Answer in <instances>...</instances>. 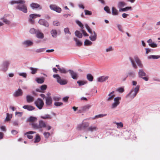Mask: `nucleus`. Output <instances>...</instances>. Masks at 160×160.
<instances>
[{"instance_id": "nucleus-1", "label": "nucleus", "mask_w": 160, "mask_h": 160, "mask_svg": "<svg viewBox=\"0 0 160 160\" xmlns=\"http://www.w3.org/2000/svg\"><path fill=\"white\" fill-rule=\"evenodd\" d=\"M25 2L24 0H12L10 1L9 3L12 5L15 4H19L16 7V8L24 13H26L28 10L25 4Z\"/></svg>"}, {"instance_id": "nucleus-2", "label": "nucleus", "mask_w": 160, "mask_h": 160, "mask_svg": "<svg viewBox=\"0 0 160 160\" xmlns=\"http://www.w3.org/2000/svg\"><path fill=\"white\" fill-rule=\"evenodd\" d=\"M139 88L140 86L139 85H137L135 88H132L130 92L126 96V98H129L131 100L133 99L139 92Z\"/></svg>"}, {"instance_id": "nucleus-3", "label": "nucleus", "mask_w": 160, "mask_h": 160, "mask_svg": "<svg viewBox=\"0 0 160 160\" xmlns=\"http://www.w3.org/2000/svg\"><path fill=\"white\" fill-rule=\"evenodd\" d=\"M129 59L130 61L133 68L134 69H136L138 68V67L135 63L134 60L139 67L142 68L143 67V66L142 64L137 56H135L134 57V59H133L132 57H129Z\"/></svg>"}, {"instance_id": "nucleus-4", "label": "nucleus", "mask_w": 160, "mask_h": 160, "mask_svg": "<svg viewBox=\"0 0 160 160\" xmlns=\"http://www.w3.org/2000/svg\"><path fill=\"white\" fill-rule=\"evenodd\" d=\"M34 103L36 107L39 110L42 109L44 105V102L42 100L39 98H37L35 101Z\"/></svg>"}, {"instance_id": "nucleus-5", "label": "nucleus", "mask_w": 160, "mask_h": 160, "mask_svg": "<svg viewBox=\"0 0 160 160\" xmlns=\"http://www.w3.org/2000/svg\"><path fill=\"white\" fill-rule=\"evenodd\" d=\"M53 77L54 78H55L56 79L57 82L61 85H65L67 83V80L62 79L58 74H54L53 75Z\"/></svg>"}, {"instance_id": "nucleus-6", "label": "nucleus", "mask_w": 160, "mask_h": 160, "mask_svg": "<svg viewBox=\"0 0 160 160\" xmlns=\"http://www.w3.org/2000/svg\"><path fill=\"white\" fill-rule=\"evenodd\" d=\"M10 62L8 60L4 61L1 65V70L4 72H6L8 69L9 66Z\"/></svg>"}, {"instance_id": "nucleus-7", "label": "nucleus", "mask_w": 160, "mask_h": 160, "mask_svg": "<svg viewBox=\"0 0 160 160\" xmlns=\"http://www.w3.org/2000/svg\"><path fill=\"white\" fill-rule=\"evenodd\" d=\"M146 73L144 71L143 69H140L138 70V75L139 78H142L145 81H147L148 80V78L147 77H145Z\"/></svg>"}, {"instance_id": "nucleus-8", "label": "nucleus", "mask_w": 160, "mask_h": 160, "mask_svg": "<svg viewBox=\"0 0 160 160\" xmlns=\"http://www.w3.org/2000/svg\"><path fill=\"white\" fill-rule=\"evenodd\" d=\"M68 72L70 73L71 77L74 80H77L78 77V73L71 69H69L68 70Z\"/></svg>"}, {"instance_id": "nucleus-9", "label": "nucleus", "mask_w": 160, "mask_h": 160, "mask_svg": "<svg viewBox=\"0 0 160 160\" xmlns=\"http://www.w3.org/2000/svg\"><path fill=\"white\" fill-rule=\"evenodd\" d=\"M41 15L37 14H30L29 15L30 18L29 19V22L31 24H33L34 22V21L32 20V19L35 18L37 17H39Z\"/></svg>"}, {"instance_id": "nucleus-10", "label": "nucleus", "mask_w": 160, "mask_h": 160, "mask_svg": "<svg viewBox=\"0 0 160 160\" xmlns=\"http://www.w3.org/2000/svg\"><path fill=\"white\" fill-rule=\"evenodd\" d=\"M50 8L51 10L54 11L58 13H60L61 11V8L54 5H50Z\"/></svg>"}, {"instance_id": "nucleus-11", "label": "nucleus", "mask_w": 160, "mask_h": 160, "mask_svg": "<svg viewBox=\"0 0 160 160\" xmlns=\"http://www.w3.org/2000/svg\"><path fill=\"white\" fill-rule=\"evenodd\" d=\"M23 94V92L21 89L18 88L15 91L13 95L14 97H17L22 96Z\"/></svg>"}, {"instance_id": "nucleus-12", "label": "nucleus", "mask_w": 160, "mask_h": 160, "mask_svg": "<svg viewBox=\"0 0 160 160\" xmlns=\"http://www.w3.org/2000/svg\"><path fill=\"white\" fill-rule=\"evenodd\" d=\"M33 44V42L30 40H25L22 42V44L26 47H28L32 46Z\"/></svg>"}, {"instance_id": "nucleus-13", "label": "nucleus", "mask_w": 160, "mask_h": 160, "mask_svg": "<svg viewBox=\"0 0 160 160\" xmlns=\"http://www.w3.org/2000/svg\"><path fill=\"white\" fill-rule=\"evenodd\" d=\"M38 23L40 25H43L46 27H48L49 26V24L48 22L44 19H40L38 21Z\"/></svg>"}, {"instance_id": "nucleus-14", "label": "nucleus", "mask_w": 160, "mask_h": 160, "mask_svg": "<svg viewBox=\"0 0 160 160\" xmlns=\"http://www.w3.org/2000/svg\"><path fill=\"white\" fill-rule=\"evenodd\" d=\"M52 103V99L51 97H46L45 103L47 106H50Z\"/></svg>"}, {"instance_id": "nucleus-15", "label": "nucleus", "mask_w": 160, "mask_h": 160, "mask_svg": "<svg viewBox=\"0 0 160 160\" xmlns=\"http://www.w3.org/2000/svg\"><path fill=\"white\" fill-rule=\"evenodd\" d=\"M36 36L38 38L42 39L44 37V35L43 33L41 31L38 29L36 32Z\"/></svg>"}, {"instance_id": "nucleus-16", "label": "nucleus", "mask_w": 160, "mask_h": 160, "mask_svg": "<svg viewBox=\"0 0 160 160\" xmlns=\"http://www.w3.org/2000/svg\"><path fill=\"white\" fill-rule=\"evenodd\" d=\"M30 6L33 9L37 8H39L40 10L42 9V7L39 4L37 3H32L30 4Z\"/></svg>"}, {"instance_id": "nucleus-17", "label": "nucleus", "mask_w": 160, "mask_h": 160, "mask_svg": "<svg viewBox=\"0 0 160 160\" xmlns=\"http://www.w3.org/2000/svg\"><path fill=\"white\" fill-rule=\"evenodd\" d=\"M108 78V76H102L98 78L97 80L99 82H103L106 81Z\"/></svg>"}, {"instance_id": "nucleus-18", "label": "nucleus", "mask_w": 160, "mask_h": 160, "mask_svg": "<svg viewBox=\"0 0 160 160\" xmlns=\"http://www.w3.org/2000/svg\"><path fill=\"white\" fill-rule=\"evenodd\" d=\"M23 108L29 111H32L35 109V108L30 105H25L23 106Z\"/></svg>"}, {"instance_id": "nucleus-19", "label": "nucleus", "mask_w": 160, "mask_h": 160, "mask_svg": "<svg viewBox=\"0 0 160 160\" xmlns=\"http://www.w3.org/2000/svg\"><path fill=\"white\" fill-rule=\"evenodd\" d=\"M47 88V86L46 85H43L40 87V89H36V91L38 92H42L43 91L45 90Z\"/></svg>"}, {"instance_id": "nucleus-20", "label": "nucleus", "mask_w": 160, "mask_h": 160, "mask_svg": "<svg viewBox=\"0 0 160 160\" xmlns=\"http://www.w3.org/2000/svg\"><path fill=\"white\" fill-rule=\"evenodd\" d=\"M128 75L127 76V77H129L132 78H134L135 76V72L132 70L129 71L128 73Z\"/></svg>"}, {"instance_id": "nucleus-21", "label": "nucleus", "mask_w": 160, "mask_h": 160, "mask_svg": "<svg viewBox=\"0 0 160 160\" xmlns=\"http://www.w3.org/2000/svg\"><path fill=\"white\" fill-rule=\"evenodd\" d=\"M38 124L39 128H45L47 127V125H46L45 122L42 120H41L39 121Z\"/></svg>"}, {"instance_id": "nucleus-22", "label": "nucleus", "mask_w": 160, "mask_h": 160, "mask_svg": "<svg viewBox=\"0 0 160 160\" xmlns=\"http://www.w3.org/2000/svg\"><path fill=\"white\" fill-rule=\"evenodd\" d=\"M27 102H32L34 100V98L33 97L30 95H27L26 96Z\"/></svg>"}, {"instance_id": "nucleus-23", "label": "nucleus", "mask_w": 160, "mask_h": 160, "mask_svg": "<svg viewBox=\"0 0 160 160\" xmlns=\"http://www.w3.org/2000/svg\"><path fill=\"white\" fill-rule=\"evenodd\" d=\"M50 33L52 37L56 38L57 37L58 34L57 31L55 29H52L50 32Z\"/></svg>"}, {"instance_id": "nucleus-24", "label": "nucleus", "mask_w": 160, "mask_h": 160, "mask_svg": "<svg viewBox=\"0 0 160 160\" xmlns=\"http://www.w3.org/2000/svg\"><path fill=\"white\" fill-rule=\"evenodd\" d=\"M93 33L94 34L93 35H91L89 38V39L91 40L92 41H95L97 37V35L96 33L95 32V31L93 32Z\"/></svg>"}, {"instance_id": "nucleus-25", "label": "nucleus", "mask_w": 160, "mask_h": 160, "mask_svg": "<svg viewBox=\"0 0 160 160\" xmlns=\"http://www.w3.org/2000/svg\"><path fill=\"white\" fill-rule=\"evenodd\" d=\"M44 78L43 77L37 78L36 79V81L38 83L42 84L44 82Z\"/></svg>"}, {"instance_id": "nucleus-26", "label": "nucleus", "mask_w": 160, "mask_h": 160, "mask_svg": "<svg viewBox=\"0 0 160 160\" xmlns=\"http://www.w3.org/2000/svg\"><path fill=\"white\" fill-rule=\"evenodd\" d=\"M97 130V127L95 126H91L89 127L88 128V130L91 132H92L94 131H96Z\"/></svg>"}, {"instance_id": "nucleus-27", "label": "nucleus", "mask_w": 160, "mask_h": 160, "mask_svg": "<svg viewBox=\"0 0 160 160\" xmlns=\"http://www.w3.org/2000/svg\"><path fill=\"white\" fill-rule=\"evenodd\" d=\"M112 14L113 15H118V10L114 7L112 8Z\"/></svg>"}, {"instance_id": "nucleus-28", "label": "nucleus", "mask_w": 160, "mask_h": 160, "mask_svg": "<svg viewBox=\"0 0 160 160\" xmlns=\"http://www.w3.org/2000/svg\"><path fill=\"white\" fill-rule=\"evenodd\" d=\"M76 23L80 27L81 30L84 28V25L79 20H76L75 21Z\"/></svg>"}, {"instance_id": "nucleus-29", "label": "nucleus", "mask_w": 160, "mask_h": 160, "mask_svg": "<svg viewBox=\"0 0 160 160\" xmlns=\"http://www.w3.org/2000/svg\"><path fill=\"white\" fill-rule=\"evenodd\" d=\"M114 93V91H112L108 95L109 97L107 99L108 101H110L113 99V98L115 96L113 94Z\"/></svg>"}, {"instance_id": "nucleus-30", "label": "nucleus", "mask_w": 160, "mask_h": 160, "mask_svg": "<svg viewBox=\"0 0 160 160\" xmlns=\"http://www.w3.org/2000/svg\"><path fill=\"white\" fill-rule=\"evenodd\" d=\"M7 116L6 117L4 120L5 121H8L10 120L11 119L12 117V114H9L7 113L6 114Z\"/></svg>"}, {"instance_id": "nucleus-31", "label": "nucleus", "mask_w": 160, "mask_h": 160, "mask_svg": "<svg viewBox=\"0 0 160 160\" xmlns=\"http://www.w3.org/2000/svg\"><path fill=\"white\" fill-rule=\"evenodd\" d=\"M29 68L31 71V73L32 74H35L38 70V68L32 67H30Z\"/></svg>"}, {"instance_id": "nucleus-32", "label": "nucleus", "mask_w": 160, "mask_h": 160, "mask_svg": "<svg viewBox=\"0 0 160 160\" xmlns=\"http://www.w3.org/2000/svg\"><path fill=\"white\" fill-rule=\"evenodd\" d=\"M75 35L79 38H82V34L78 30H76L75 32Z\"/></svg>"}, {"instance_id": "nucleus-33", "label": "nucleus", "mask_w": 160, "mask_h": 160, "mask_svg": "<svg viewBox=\"0 0 160 160\" xmlns=\"http://www.w3.org/2000/svg\"><path fill=\"white\" fill-rule=\"evenodd\" d=\"M74 40L76 42L77 46H80L82 45V42L77 38H74Z\"/></svg>"}, {"instance_id": "nucleus-34", "label": "nucleus", "mask_w": 160, "mask_h": 160, "mask_svg": "<svg viewBox=\"0 0 160 160\" xmlns=\"http://www.w3.org/2000/svg\"><path fill=\"white\" fill-rule=\"evenodd\" d=\"M160 58V55H151L148 57V58L149 59H157Z\"/></svg>"}, {"instance_id": "nucleus-35", "label": "nucleus", "mask_w": 160, "mask_h": 160, "mask_svg": "<svg viewBox=\"0 0 160 160\" xmlns=\"http://www.w3.org/2000/svg\"><path fill=\"white\" fill-rule=\"evenodd\" d=\"M37 120V118L36 117L33 116H30L29 118L28 119L27 121L28 122H32L35 121Z\"/></svg>"}, {"instance_id": "nucleus-36", "label": "nucleus", "mask_w": 160, "mask_h": 160, "mask_svg": "<svg viewBox=\"0 0 160 160\" xmlns=\"http://www.w3.org/2000/svg\"><path fill=\"white\" fill-rule=\"evenodd\" d=\"M93 76L90 74H88L87 75V79L90 82H92L93 79Z\"/></svg>"}, {"instance_id": "nucleus-37", "label": "nucleus", "mask_w": 160, "mask_h": 160, "mask_svg": "<svg viewBox=\"0 0 160 160\" xmlns=\"http://www.w3.org/2000/svg\"><path fill=\"white\" fill-rule=\"evenodd\" d=\"M31 124L32 125V127L34 129H39V124H38L37 123L32 122L31 123Z\"/></svg>"}, {"instance_id": "nucleus-38", "label": "nucleus", "mask_w": 160, "mask_h": 160, "mask_svg": "<svg viewBox=\"0 0 160 160\" xmlns=\"http://www.w3.org/2000/svg\"><path fill=\"white\" fill-rule=\"evenodd\" d=\"M41 118L43 119H51V116L48 114L45 115L43 116H41Z\"/></svg>"}, {"instance_id": "nucleus-39", "label": "nucleus", "mask_w": 160, "mask_h": 160, "mask_svg": "<svg viewBox=\"0 0 160 160\" xmlns=\"http://www.w3.org/2000/svg\"><path fill=\"white\" fill-rule=\"evenodd\" d=\"M58 69L61 73H66L67 72H68V71H66L63 68H58Z\"/></svg>"}, {"instance_id": "nucleus-40", "label": "nucleus", "mask_w": 160, "mask_h": 160, "mask_svg": "<svg viewBox=\"0 0 160 160\" xmlns=\"http://www.w3.org/2000/svg\"><path fill=\"white\" fill-rule=\"evenodd\" d=\"M92 42L86 39L85 40L84 44L85 46H90L92 45Z\"/></svg>"}, {"instance_id": "nucleus-41", "label": "nucleus", "mask_w": 160, "mask_h": 160, "mask_svg": "<svg viewBox=\"0 0 160 160\" xmlns=\"http://www.w3.org/2000/svg\"><path fill=\"white\" fill-rule=\"evenodd\" d=\"M0 20H3V22L9 25L10 23V21L7 20L4 18H1Z\"/></svg>"}, {"instance_id": "nucleus-42", "label": "nucleus", "mask_w": 160, "mask_h": 160, "mask_svg": "<svg viewBox=\"0 0 160 160\" xmlns=\"http://www.w3.org/2000/svg\"><path fill=\"white\" fill-rule=\"evenodd\" d=\"M126 5V3L123 2H119L118 3V7L119 8L123 7Z\"/></svg>"}, {"instance_id": "nucleus-43", "label": "nucleus", "mask_w": 160, "mask_h": 160, "mask_svg": "<svg viewBox=\"0 0 160 160\" xmlns=\"http://www.w3.org/2000/svg\"><path fill=\"white\" fill-rule=\"evenodd\" d=\"M40 140L41 138L40 136L38 134H36L34 142V143L38 142L40 141Z\"/></svg>"}, {"instance_id": "nucleus-44", "label": "nucleus", "mask_w": 160, "mask_h": 160, "mask_svg": "<svg viewBox=\"0 0 160 160\" xmlns=\"http://www.w3.org/2000/svg\"><path fill=\"white\" fill-rule=\"evenodd\" d=\"M77 83H78V85L80 86L83 85L86 83L87 82L82 81L78 80L77 82Z\"/></svg>"}, {"instance_id": "nucleus-45", "label": "nucleus", "mask_w": 160, "mask_h": 160, "mask_svg": "<svg viewBox=\"0 0 160 160\" xmlns=\"http://www.w3.org/2000/svg\"><path fill=\"white\" fill-rule=\"evenodd\" d=\"M107 115V114H100L98 115H96L95 116L94 119L96 118H101L102 117H103L106 116Z\"/></svg>"}, {"instance_id": "nucleus-46", "label": "nucleus", "mask_w": 160, "mask_h": 160, "mask_svg": "<svg viewBox=\"0 0 160 160\" xmlns=\"http://www.w3.org/2000/svg\"><path fill=\"white\" fill-rule=\"evenodd\" d=\"M121 99V98L120 97H117L115 98H114V102L116 103H118L119 104L120 103L119 101Z\"/></svg>"}, {"instance_id": "nucleus-47", "label": "nucleus", "mask_w": 160, "mask_h": 160, "mask_svg": "<svg viewBox=\"0 0 160 160\" xmlns=\"http://www.w3.org/2000/svg\"><path fill=\"white\" fill-rule=\"evenodd\" d=\"M85 26L88 32L91 34H92V31L91 29L90 28L89 26L87 23L85 24Z\"/></svg>"}, {"instance_id": "nucleus-48", "label": "nucleus", "mask_w": 160, "mask_h": 160, "mask_svg": "<svg viewBox=\"0 0 160 160\" xmlns=\"http://www.w3.org/2000/svg\"><path fill=\"white\" fill-rule=\"evenodd\" d=\"M38 29H36L34 28H31L30 31V32L32 34H35L36 33V32L38 31Z\"/></svg>"}, {"instance_id": "nucleus-49", "label": "nucleus", "mask_w": 160, "mask_h": 160, "mask_svg": "<svg viewBox=\"0 0 160 160\" xmlns=\"http://www.w3.org/2000/svg\"><path fill=\"white\" fill-rule=\"evenodd\" d=\"M91 107L90 105H87L82 107V110L83 111H85L89 109Z\"/></svg>"}, {"instance_id": "nucleus-50", "label": "nucleus", "mask_w": 160, "mask_h": 160, "mask_svg": "<svg viewBox=\"0 0 160 160\" xmlns=\"http://www.w3.org/2000/svg\"><path fill=\"white\" fill-rule=\"evenodd\" d=\"M46 48H43L37 49L36 50L35 52L37 53H40L43 52L45 51Z\"/></svg>"}, {"instance_id": "nucleus-51", "label": "nucleus", "mask_w": 160, "mask_h": 160, "mask_svg": "<svg viewBox=\"0 0 160 160\" xmlns=\"http://www.w3.org/2000/svg\"><path fill=\"white\" fill-rule=\"evenodd\" d=\"M64 32L65 34H69V35L71 34V33L70 32L69 29L68 28H65L64 29Z\"/></svg>"}, {"instance_id": "nucleus-52", "label": "nucleus", "mask_w": 160, "mask_h": 160, "mask_svg": "<svg viewBox=\"0 0 160 160\" xmlns=\"http://www.w3.org/2000/svg\"><path fill=\"white\" fill-rule=\"evenodd\" d=\"M131 8V7H126L124 8H122L119 9V11L120 12L122 11H127L129 9Z\"/></svg>"}, {"instance_id": "nucleus-53", "label": "nucleus", "mask_w": 160, "mask_h": 160, "mask_svg": "<svg viewBox=\"0 0 160 160\" xmlns=\"http://www.w3.org/2000/svg\"><path fill=\"white\" fill-rule=\"evenodd\" d=\"M149 46L152 48H155L157 47L158 45L154 42L152 43H150L149 44Z\"/></svg>"}, {"instance_id": "nucleus-54", "label": "nucleus", "mask_w": 160, "mask_h": 160, "mask_svg": "<svg viewBox=\"0 0 160 160\" xmlns=\"http://www.w3.org/2000/svg\"><path fill=\"white\" fill-rule=\"evenodd\" d=\"M117 26L118 28V29L119 31L122 32H123V31L122 28V26L121 25L119 24H117Z\"/></svg>"}, {"instance_id": "nucleus-55", "label": "nucleus", "mask_w": 160, "mask_h": 160, "mask_svg": "<svg viewBox=\"0 0 160 160\" xmlns=\"http://www.w3.org/2000/svg\"><path fill=\"white\" fill-rule=\"evenodd\" d=\"M104 9L107 13H111L109 8L108 6H106L104 8Z\"/></svg>"}, {"instance_id": "nucleus-56", "label": "nucleus", "mask_w": 160, "mask_h": 160, "mask_svg": "<svg viewBox=\"0 0 160 160\" xmlns=\"http://www.w3.org/2000/svg\"><path fill=\"white\" fill-rule=\"evenodd\" d=\"M63 105V103L61 102H55L54 103V105L57 107Z\"/></svg>"}, {"instance_id": "nucleus-57", "label": "nucleus", "mask_w": 160, "mask_h": 160, "mask_svg": "<svg viewBox=\"0 0 160 160\" xmlns=\"http://www.w3.org/2000/svg\"><path fill=\"white\" fill-rule=\"evenodd\" d=\"M117 125L118 128H122L123 127V124L122 122H115Z\"/></svg>"}, {"instance_id": "nucleus-58", "label": "nucleus", "mask_w": 160, "mask_h": 160, "mask_svg": "<svg viewBox=\"0 0 160 160\" xmlns=\"http://www.w3.org/2000/svg\"><path fill=\"white\" fill-rule=\"evenodd\" d=\"M83 125L82 124H80L77 127V129L79 130H81L82 129H84L85 128H83Z\"/></svg>"}, {"instance_id": "nucleus-59", "label": "nucleus", "mask_w": 160, "mask_h": 160, "mask_svg": "<svg viewBox=\"0 0 160 160\" xmlns=\"http://www.w3.org/2000/svg\"><path fill=\"white\" fill-rule=\"evenodd\" d=\"M113 50V49L112 46H110L106 49V51L107 52H111Z\"/></svg>"}, {"instance_id": "nucleus-60", "label": "nucleus", "mask_w": 160, "mask_h": 160, "mask_svg": "<svg viewBox=\"0 0 160 160\" xmlns=\"http://www.w3.org/2000/svg\"><path fill=\"white\" fill-rule=\"evenodd\" d=\"M43 134L45 138H48L49 136L50 135V134L49 132H45Z\"/></svg>"}, {"instance_id": "nucleus-61", "label": "nucleus", "mask_w": 160, "mask_h": 160, "mask_svg": "<svg viewBox=\"0 0 160 160\" xmlns=\"http://www.w3.org/2000/svg\"><path fill=\"white\" fill-rule=\"evenodd\" d=\"M117 91L120 93H122L124 91V89L123 88L120 87L117 89Z\"/></svg>"}, {"instance_id": "nucleus-62", "label": "nucleus", "mask_w": 160, "mask_h": 160, "mask_svg": "<svg viewBox=\"0 0 160 160\" xmlns=\"http://www.w3.org/2000/svg\"><path fill=\"white\" fill-rule=\"evenodd\" d=\"M84 12H85V14L86 15H91L92 14V12L91 11L88 10H84Z\"/></svg>"}, {"instance_id": "nucleus-63", "label": "nucleus", "mask_w": 160, "mask_h": 160, "mask_svg": "<svg viewBox=\"0 0 160 160\" xmlns=\"http://www.w3.org/2000/svg\"><path fill=\"white\" fill-rule=\"evenodd\" d=\"M53 24L54 26H58L60 25V22L57 21H54Z\"/></svg>"}, {"instance_id": "nucleus-64", "label": "nucleus", "mask_w": 160, "mask_h": 160, "mask_svg": "<svg viewBox=\"0 0 160 160\" xmlns=\"http://www.w3.org/2000/svg\"><path fill=\"white\" fill-rule=\"evenodd\" d=\"M119 104L115 102L113 103L112 105V108H116Z\"/></svg>"}]
</instances>
